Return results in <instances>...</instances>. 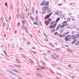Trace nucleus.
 Listing matches in <instances>:
<instances>
[{
	"instance_id": "nucleus-1",
	"label": "nucleus",
	"mask_w": 79,
	"mask_h": 79,
	"mask_svg": "<svg viewBox=\"0 0 79 79\" xmlns=\"http://www.w3.org/2000/svg\"><path fill=\"white\" fill-rule=\"evenodd\" d=\"M45 1H43L40 4V6H43V5H44V6H47L48 4H49V2H47L45 3Z\"/></svg>"
},
{
	"instance_id": "nucleus-2",
	"label": "nucleus",
	"mask_w": 79,
	"mask_h": 79,
	"mask_svg": "<svg viewBox=\"0 0 79 79\" xmlns=\"http://www.w3.org/2000/svg\"><path fill=\"white\" fill-rule=\"evenodd\" d=\"M52 19L50 18L47 21H45V24L46 26H48V24L52 21Z\"/></svg>"
},
{
	"instance_id": "nucleus-3",
	"label": "nucleus",
	"mask_w": 79,
	"mask_h": 79,
	"mask_svg": "<svg viewBox=\"0 0 79 79\" xmlns=\"http://www.w3.org/2000/svg\"><path fill=\"white\" fill-rule=\"evenodd\" d=\"M72 36L73 37L72 39H73V40H75L77 39L78 37H79V34L75 35H73H73H72Z\"/></svg>"
},
{
	"instance_id": "nucleus-4",
	"label": "nucleus",
	"mask_w": 79,
	"mask_h": 79,
	"mask_svg": "<svg viewBox=\"0 0 79 79\" xmlns=\"http://www.w3.org/2000/svg\"><path fill=\"white\" fill-rule=\"evenodd\" d=\"M69 36H70V35H69L66 36V37H65L64 39V40H66L67 42H68V40H69V38H68V37H69Z\"/></svg>"
},
{
	"instance_id": "nucleus-5",
	"label": "nucleus",
	"mask_w": 79,
	"mask_h": 79,
	"mask_svg": "<svg viewBox=\"0 0 79 79\" xmlns=\"http://www.w3.org/2000/svg\"><path fill=\"white\" fill-rule=\"evenodd\" d=\"M35 12V9L34 7H32V10H31V13L32 14H34V13Z\"/></svg>"
},
{
	"instance_id": "nucleus-6",
	"label": "nucleus",
	"mask_w": 79,
	"mask_h": 79,
	"mask_svg": "<svg viewBox=\"0 0 79 79\" xmlns=\"http://www.w3.org/2000/svg\"><path fill=\"white\" fill-rule=\"evenodd\" d=\"M62 24H63V25L64 26H67V22L66 21H65L62 23Z\"/></svg>"
},
{
	"instance_id": "nucleus-7",
	"label": "nucleus",
	"mask_w": 79,
	"mask_h": 79,
	"mask_svg": "<svg viewBox=\"0 0 79 79\" xmlns=\"http://www.w3.org/2000/svg\"><path fill=\"white\" fill-rule=\"evenodd\" d=\"M35 75H36V76H39L40 77H42V76L40 75V74H39V73H35Z\"/></svg>"
},
{
	"instance_id": "nucleus-8",
	"label": "nucleus",
	"mask_w": 79,
	"mask_h": 79,
	"mask_svg": "<svg viewBox=\"0 0 79 79\" xmlns=\"http://www.w3.org/2000/svg\"><path fill=\"white\" fill-rule=\"evenodd\" d=\"M50 17V16H49L48 15H46V16L44 18V19L45 20H47V19H48V18H49Z\"/></svg>"
},
{
	"instance_id": "nucleus-9",
	"label": "nucleus",
	"mask_w": 79,
	"mask_h": 79,
	"mask_svg": "<svg viewBox=\"0 0 79 79\" xmlns=\"http://www.w3.org/2000/svg\"><path fill=\"white\" fill-rule=\"evenodd\" d=\"M5 19L6 20V21L8 22V23H9L10 22V19H11V17L10 16L9 19H7V20H6V18Z\"/></svg>"
},
{
	"instance_id": "nucleus-10",
	"label": "nucleus",
	"mask_w": 79,
	"mask_h": 79,
	"mask_svg": "<svg viewBox=\"0 0 79 79\" xmlns=\"http://www.w3.org/2000/svg\"><path fill=\"white\" fill-rule=\"evenodd\" d=\"M13 71H14V72H15L16 73H18V72H19V71L18 70L16 69H13L12 70Z\"/></svg>"
},
{
	"instance_id": "nucleus-11",
	"label": "nucleus",
	"mask_w": 79,
	"mask_h": 79,
	"mask_svg": "<svg viewBox=\"0 0 79 79\" xmlns=\"http://www.w3.org/2000/svg\"><path fill=\"white\" fill-rule=\"evenodd\" d=\"M49 27L50 28V29H52V28H55V26H54V25H53L52 26H51L50 25V26H49Z\"/></svg>"
},
{
	"instance_id": "nucleus-12",
	"label": "nucleus",
	"mask_w": 79,
	"mask_h": 79,
	"mask_svg": "<svg viewBox=\"0 0 79 79\" xmlns=\"http://www.w3.org/2000/svg\"><path fill=\"white\" fill-rule=\"evenodd\" d=\"M22 30H25L26 27H25V26H24V25H23L22 26Z\"/></svg>"
},
{
	"instance_id": "nucleus-13",
	"label": "nucleus",
	"mask_w": 79,
	"mask_h": 79,
	"mask_svg": "<svg viewBox=\"0 0 79 79\" xmlns=\"http://www.w3.org/2000/svg\"><path fill=\"white\" fill-rule=\"evenodd\" d=\"M77 41V40H74L72 42L71 44H74Z\"/></svg>"
},
{
	"instance_id": "nucleus-14",
	"label": "nucleus",
	"mask_w": 79,
	"mask_h": 79,
	"mask_svg": "<svg viewBox=\"0 0 79 79\" xmlns=\"http://www.w3.org/2000/svg\"><path fill=\"white\" fill-rule=\"evenodd\" d=\"M64 31V30L62 29V28H61L60 30V33H63V32Z\"/></svg>"
},
{
	"instance_id": "nucleus-15",
	"label": "nucleus",
	"mask_w": 79,
	"mask_h": 79,
	"mask_svg": "<svg viewBox=\"0 0 79 79\" xmlns=\"http://www.w3.org/2000/svg\"><path fill=\"white\" fill-rule=\"evenodd\" d=\"M60 18L59 17L58 18H57L56 19V23H57V22H58L60 20Z\"/></svg>"
},
{
	"instance_id": "nucleus-16",
	"label": "nucleus",
	"mask_w": 79,
	"mask_h": 79,
	"mask_svg": "<svg viewBox=\"0 0 79 79\" xmlns=\"http://www.w3.org/2000/svg\"><path fill=\"white\" fill-rule=\"evenodd\" d=\"M47 13H50L51 11H52L51 10V9H47Z\"/></svg>"
},
{
	"instance_id": "nucleus-17",
	"label": "nucleus",
	"mask_w": 79,
	"mask_h": 79,
	"mask_svg": "<svg viewBox=\"0 0 79 79\" xmlns=\"http://www.w3.org/2000/svg\"><path fill=\"white\" fill-rule=\"evenodd\" d=\"M75 45H79V41H77L75 44Z\"/></svg>"
},
{
	"instance_id": "nucleus-18",
	"label": "nucleus",
	"mask_w": 79,
	"mask_h": 79,
	"mask_svg": "<svg viewBox=\"0 0 79 79\" xmlns=\"http://www.w3.org/2000/svg\"><path fill=\"white\" fill-rule=\"evenodd\" d=\"M11 74H13V75H15V76H18V75H17L16 74H15V73H14V72H12Z\"/></svg>"
},
{
	"instance_id": "nucleus-19",
	"label": "nucleus",
	"mask_w": 79,
	"mask_h": 79,
	"mask_svg": "<svg viewBox=\"0 0 79 79\" xmlns=\"http://www.w3.org/2000/svg\"><path fill=\"white\" fill-rule=\"evenodd\" d=\"M25 29L26 32H27V33H29V32L27 31H28V30L27 29V27H26Z\"/></svg>"
},
{
	"instance_id": "nucleus-20",
	"label": "nucleus",
	"mask_w": 79,
	"mask_h": 79,
	"mask_svg": "<svg viewBox=\"0 0 79 79\" xmlns=\"http://www.w3.org/2000/svg\"><path fill=\"white\" fill-rule=\"evenodd\" d=\"M6 71H7V72H8V73H12V71L10 70H6Z\"/></svg>"
},
{
	"instance_id": "nucleus-21",
	"label": "nucleus",
	"mask_w": 79,
	"mask_h": 79,
	"mask_svg": "<svg viewBox=\"0 0 79 79\" xmlns=\"http://www.w3.org/2000/svg\"><path fill=\"white\" fill-rule=\"evenodd\" d=\"M49 44H50V46H51V47H54V45H53V44L49 43Z\"/></svg>"
},
{
	"instance_id": "nucleus-22",
	"label": "nucleus",
	"mask_w": 79,
	"mask_h": 79,
	"mask_svg": "<svg viewBox=\"0 0 79 79\" xmlns=\"http://www.w3.org/2000/svg\"><path fill=\"white\" fill-rule=\"evenodd\" d=\"M70 5H71V6H74L75 5V3H71L70 4Z\"/></svg>"
},
{
	"instance_id": "nucleus-23",
	"label": "nucleus",
	"mask_w": 79,
	"mask_h": 79,
	"mask_svg": "<svg viewBox=\"0 0 79 79\" xmlns=\"http://www.w3.org/2000/svg\"><path fill=\"white\" fill-rule=\"evenodd\" d=\"M41 64H43V65H45V62H41Z\"/></svg>"
},
{
	"instance_id": "nucleus-24",
	"label": "nucleus",
	"mask_w": 79,
	"mask_h": 79,
	"mask_svg": "<svg viewBox=\"0 0 79 79\" xmlns=\"http://www.w3.org/2000/svg\"><path fill=\"white\" fill-rule=\"evenodd\" d=\"M43 11H46L47 10V9H46V8L45 7H43Z\"/></svg>"
},
{
	"instance_id": "nucleus-25",
	"label": "nucleus",
	"mask_w": 79,
	"mask_h": 79,
	"mask_svg": "<svg viewBox=\"0 0 79 79\" xmlns=\"http://www.w3.org/2000/svg\"><path fill=\"white\" fill-rule=\"evenodd\" d=\"M14 65L15 66H17V67H18V68H20V67H21V66L18 65V64L15 65V64H14Z\"/></svg>"
},
{
	"instance_id": "nucleus-26",
	"label": "nucleus",
	"mask_w": 79,
	"mask_h": 79,
	"mask_svg": "<svg viewBox=\"0 0 79 79\" xmlns=\"http://www.w3.org/2000/svg\"><path fill=\"white\" fill-rule=\"evenodd\" d=\"M55 57L57 58H59V56L58 55H55Z\"/></svg>"
},
{
	"instance_id": "nucleus-27",
	"label": "nucleus",
	"mask_w": 79,
	"mask_h": 79,
	"mask_svg": "<svg viewBox=\"0 0 79 79\" xmlns=\"http://www.w3.org/2000/svg\"><path fill=\"white\" fill-rule=\"evenodd\" d=\"M56 50H57V51H61V49H58L57 48H56L55 49Z\"/></svg>"
},
{
	"instance_id": "nucleus-28",
	"label": "nucleus",
	"mask_w": 79,
	"mask_h": 79,
	"mask_svg": "<svg viewBox=\"0 0 79 79\" xmlns=\"http://www.w3.org/2000/svg\"><path fill=\"white\" fill-rule=\"evenodd\" d=\"M36 69L38 71H40V70H42V69H40V68H37Z\"/></svg>"
},
{
	"instance_id": "nucleus-29",
	"label": "nucleus",
	"mask_w": 79,
	"mask_h": 79,
	"mask_svg": "<svg viewBox=\"0 0 79 79\" xmlns=\"http://www.w3.org/2000/svg\"><path fill=\"white\" fill-rule=\"evenodd\" d=\"M30 19H31V20H32V21H34V18H32V17H30Z\"/></svg>"
},
{
	"instance_id": "nucleus-30",
	"label": "nucleus",
	"mask_w": 79,
	"mask_h": 79,
	"mask_svg": "<svg viewBox=\"0 0 79 79\" xmlns=\"http://www.w3.org/2000/svg\"><path fill=\"white\" fill-rule=\"evenodd\" d=\"M30 62H31V63H32L33 64H34V63L33 62V61H32V60H30Z\"/></svg>"
},
{
	"instance_id": "nucleus-31",
	"label": "nucleus",
	"mask_w": 79,
	"mask_h": 79,
	"mask_svg": "<svg viewBox=\"0 0 79 79\" xmlns=\"http://www.w3.org/2000/svg\"><path fill=\"white\" fill-rule=\"evenodd\" d=\"M58 13V15H60V14H61V12L60 11H57Z\"/></svg>"
},
{
	"instance_id": "nucleus-32",
	"label": "nucleus",
	"mask_w": 79,
	"mask_h": 79,
	"mask_svg": "<svg viewBox=\"0 0 79 79\" xmlns=\"http://www.w3.org/2000/svg\"><path fill=\"white\" fill-rule=\"evenodd\" d=\"M45 40L46 42H48V39L47 38H45Z\"/></svg>"
},
{
	"instance_id": "nucleus-33",
	"label": "nucleus",
	"mask_w": 79,
	"mask_h": 79,
	"mask_svg": "<svg viewBox=\"0 0 79 79\" xmlns=\"http://www.w3.org/2000/svg\"><path fill=\"white\" fill-rule=\"evenodd\" d=\"M54 24V22H51V23H50V26H51L52 24Z\"/></svg>"
},
{
	"instance_id": "nucleus-34",
	"label": "nucleus",
	"mask_w": 79,
	"mask_h": 79,
	"mask_svg": "<svg viewBox=\"0 0 79 79\" xmlns=\"http://www.w3.org/2000/svg\"><path fill=\"white\" fill-rule=\"evenodd\" d=\"M68 34H69V32H68V31H67L66 32L65 34H64L65 35H68Z\"/></svg>"
},
{
	"instance_id": "nucleus-35",
	"label": "nucleus",
	"mask_w": 79,
	"mask_h": 79,
	"mask_svg": "<svg viewBox=\"0 0 79 79\" xmlns=\"http://www.w3.org/2000/svg\"><path fill=\"white\" fill-rule=\"evenodd\" d=\"M17 18H18V19H19V18L20 17L19 15V14H18L17 15Z\"/></svg>"
},
{
	"instance_id": "nucleus-36",
	"label": "nucleus",
	"mask_w": 79,
	"mask_h": 79,
	"mask_svg": "<svg viewBox=\"0 0 79 79\" xmlns=\"http://www.w3.org/2000/svg\"><path fill=\"white\" fill-rule=\"evenodd\" d=\"M58 28H59V27L58 26H57L56 28V31H58V30H59Z\"/></svg>"
},
{
	"instance_id": "nucleus-37",
	"label": "nucleus",
	"mask_w": 79,
	"mask_h": 79,
	"mask_svg": "<svg viewBox=\"0 0 79 79\" xmlns=\"http://www.w3.org/2000/svg\"><path fill=\"white\" fill-rule=\"evenodd\" d=\"M26 74L27 75H28V76H31V75L29 73H26Z\"/></svg>"
},
{
	"instance_id": "nucleus-38",
	"label": "nucleus",
	"mask_w": 79,
	"mask_h": 79,
	"mask_svg": "<svg viewBox=\"0 0 79 79\" xmlns=\"http://www.w3.org/2000/svg\"><path fill=\"white\" fill-rule=\"evenodd\" d=\"M65 26H64V25L63 24L62 25H61V27L62 28H63V27H64Z\"/></svg>"
},
{
	"instance_id": "nucleus-39",
	"label": "nucleus",
	"mask_w": 79,
	"mask_h": 79,
	"mask_svg": "<svg viewBox=\"0 0 79 79\" xmlns=\"http://www.w3.org/2000/svg\"><path fill=\"white\" fill-rule=\"evenodd\" d=\"M67 51H68V52H71V50L69 49H67Z\"/></svg>"
},
{
	"instance_id": "nucleus-40",
	"label": "nucleus",
	"mask_w": 79,
	"mask_h": 79,
	"mask_svg": "<svg viewBox=\"0 0 79 79\" xmlns=\"http://www.w3.org/2000/svg\"><path fill=\"white\" fill-rule=\"evenodd\" d=\"M51 57L52 58H54V57H53V55H51Z\"/></svg>"
},
{
	"instance_id": "nucleus-41",
	"label": "nucleus",
	"mask_w": 79,
	"mask_h": 79,
	"mask_svg": "<svg viewBox=\"0 0 79 79\" xmlns=\"http://www.w3.org/2000/svg\"><path fill=\"white\" fill-rule=\"evenodd\" d=\"M20 55H21L22 56H23V57H25V55H24V54H22L21 53Z\"/></svg>"
},
{
	"instance_id": "nucleus-42",
	"label": "nucleus",
	"mask_w": 79,
	"mask_h": 79,
	"mask_svg": "<svg viewBox=\"0 0 79 79\" xmlns=\"http://www.w3.org/2000/svg\"><path fill=\"white\" fill-rule=\"evenodd\" d=\"M5 5L6 6H8V4H7V3L6 2L5 3Z\"/></svg>"
},
{
	"instance_id": "nucleus-43",
	"label": "nucleus",
	"mask_w": 79,
	"mask_h": 79,
	"mask_svg": "<svg viewBox=\"0 0 79 79\" xmlns=\"http://www.w3.org/2000/svg\"><path fill=\"white\" fill-rule=\"evenodd\" d=\"M59 37H60L61 38H62V37H63V35L61 34L60 35V36Z\"/></svg>"
},
{
	"instance_id": "nucleus-44",
	"label": "nucleus",
	"mask_w": 79,
	"mask_h": 79,
	"mask_svg": "<svg viewBox=\"0 0 79 79\" xmlns=\"http://www.w3.org/2000/svg\"><path fill=\"white\" fill-rule=\"evenodd\" d=\"M52 13H51L50 14L48 15L49 16H51V15H52Z\"/></svg>"
},
{
	"instance_id": "nucleus-45",
	"label": "nucleus",
	"mask_w": 79,
	"mask_h": 79,
	"mask_svg": "<svg viewBox=\"0 0 79 79\" xmlns=\"http://www.w3.org/2000/svg\"><path fill=\"white\" fill-rule=\"evenodd\" d=\"M22 17L23 18L22 19H24V16H23V14H22Z\"/></svg>"
},
{
	"instance_id": "nucleus-46",
	"label": "nucleus",
	"mask_w": 79,
	"mask_h": 79,
	"mask_svg": "<svg viewBox=\"0 0 79 79\" xmlns=\"http://www.w3.org/2000/svg\"><path fill=\"white\" fill-rule=\"evenodd\" d=\"M31 51L32 53H34L35 54V55H36V53H35L34 52V51H32V50H31Z\"/></svg>"
},
{
	"instance_id": "nucleus-47",
	"label": "nucleus",
	"mask_w": 79,
	"mask_h": 79,
	"mask_svg": "<svg viewBox=\"0 0 79 79\" xmlns=\"http://www.w3.org/2000/svg\"><path fill=\"white\" fill-rule=\"evenodd\" d=\"M35 13H36V15H37V13H38V10H36V12H35Z\"/></svg>"
},
{
	"instance_id": "nucleus-48",
	"label": "nucleus",
	"mask_w": 79,
	"mask_h": 79,
	"mask_svg": "<svg viewBox=\"0 0 79 79\" xmlns=\"http://www.w3.org/2000/svg\"><path fill=\"white\" fill-rule=\"evenodd\" d=\"M54 35H56V34H58V32H56L54 33Z\"/></svg>"
},
{
	"instance_id": "nucleus-49",
	"label": "nucleus",
	"mask_w": 79,
	"mask_h": 79,
	"mask_svg": "<svg viewBox=\"0 0 79 79\" xmlns=\"http://www.w3.org/2000/svg\"><path fill=\"white\" fill-rule=\"evenodd\" d=\"M55 14H56L57 16H58V15H59L57 11L55 13Z\"/></svg>"
},
{
	"instance_id": "nucleus-50",
	"label": "nucleus",
	"mask_w": 79,
	"mask_h": 79,
	"mask_svg": "<svg viewBox=\"0 0 79 79\" xmlns=\"http://www.w3.org/2000/svg\"><path fill=\"white\" fill-rule=\"evenodd\" d=\"M67 20H68V21H71V19H69V18H68L67 19Z\"/></svg>"
},
{
	"instance_id": "nucleus-51",
	"label": "nucleus",
	"mask_w": 79,
	"mask_h": 79,
	"mask_svg": "<svg viewBox=\"0 0 79 79\" xmlns=\"http://www.w3.org/2000/svg\"><path fill=\"white\" fill-rule=\"evenodd\" d=\"M45 13H46V12H45V11H43V12H42V14H44H44H45Z\"/></svg>"
},
{
	"instance_id": "nucleus-52",
	"label": "nucleus",
	"mask_w": 79,
	"mask_h": 79,
	"mask_svg": "<svg viewBox=\"0 0 79 79\" xmlns=\"http://www.w3.org/2000/svg\"><path fill=\"white\" fill-rule=\"evenodd\" d=\"M55 64H52V67H55Z\"/></svg>"
},
{
	"instance_id": "nucleus-53",
	"label": "nucleus",
	"mask_w": 79,
	"mask_h": 79,
	"mask_svg": "<svg viewBox=\"0 0 79 79\" xmlns=\"http://www.w3.org/2000/svg\"><path fill=\"white\" fill-rule=\"evenodd\" d=\"M40 68H42L43 69H45V68L43 67H40Z\"/></svg>"
},
{
	"instance_id": "nucleus-54",
	"label": "nucleus",
	"mask_w": 79,
	"mask_h": 79,
	"mask_svg": "<svg viewBox=\"0 0 79 79\" xmlns=\"http://www.w3.org/2000/svg\"><path fill=\"white\" fill-rule=\"evenodd\" d=\"M14 45L13 44L12 46V48H14Z\"/></svg>"
},
{
	"instance_id": "nucleus-55",
	"label": "nucleus",
	"mask_w": 79,
	"mask_h": 79,
	"mask_svg": "<svg viewBox=\"0 0 79 79\" xmlns=\"http://www.w3.org/2000/svg\"><path fill=\"white\" fill-rule=\"evenodd\" d=\"M44 36H45V37H47V35L45 34V33L44 32Z\"/></svg>"
},
{
	"instance_id": "nucleus-56",
	"label": "nucleus",
	"mask_w": 79,
	"mask_h": 79,
	"mask_svg": "<svg viewBox=\"0 0 79 79\" xmlns=\"http://www.w3.org/2000/svg\"><path fill=\"white\" fill-rule=\"evenodd\" d=\"M20 25V23L19 22L18 23V26L19 27V26Z\"/></svg>"
},
{
	"instance_id": "nucleus-57",
	"label": "nucleus",
	"mask_w": 79,
	"mask_h": 79,
	"mask_svg": "<svg viewBox=\"0 0 79 79\" xmlns=\"http://www.w3.org/2000/svg\"><path fill=\"white\" fill-rule=\"evenodd\" d=\"M57 25V23H56L55 25H54V27H56V26Z\"/></svg>"
},
{
	"instance_id": "nucleus-58",
	"label": "nucleus",
	"mask_w": 79,
	"mask_h": 79,
	"mask_svg": "<svg viewBox=\"0 0 79 79\" xmlns=\"http://www.w3.org/2000/svg\"><path fill=\"white\" fill-rule=\"evenodd\" d=\"M64 35H65L64 34V33L63 35V37L64 38L65 37V36H64Z\"/></svg>"
},
{
	"instance_id": "nucleus-59",
	"label": "nucleus",
	"mask_w": 79,
	"mask_h": 79,
	"mask_svg": "<svg viewBox=\"0 0 79 79\" xmlns=\"http://www.w3.org/2000/svg\"><path fill=\"white\" fill-rule=\"evenodd\" d=\"M43 55H45V56H47V55H46V54H45L44 53H43Z\"/></svg>"
},
{
	"instance_id": "nucleus-60",
	"label": "nucleus",
	"mask_w": 79,
	"mask_h": 79,
	"mask_svg": "<svg viewBox=\"0 0 79 79\" xmlns=\"http://www.w3.org/2000/svg\"><path fill=\"white\" fill-rule=\"evenodd\" d=\"M22 23H23V24H25V23H24V20H23L22 21Z\"/></svg>"
},
{
	"instance_id": "nucleus-61",
	"label": "nucleus",
	"mask_w": 79,
	"mask_h": 79,
	"mask_svg": "<svg viewBox=\"0 0 79 79\" xmlns=\"http://www.w3.org/2000/svg\"><path fill=\"white\" fill-rule=\"evenodd\" d=\"M60 61H63V58H60Z\"/></svg>"
},
{
	"instance_id": "nucleus-62",
	"label": "nucleus",
	"mask_w": 79,
	"mask_h": 79,
	"mask_svg": "<svg viewBox=\"0 0 79 79\" xmlns=\"http://www.w3.org/2000/svg\"><path fill=\"white\" fill-rule=\"evenodd\" d=\"M57 69H59V70H60V68L58 67H57Z\"/></svg>"
},
{
	"instance_id": "nucleus-63",
	"label": "nucleus",
	"mask_w": 79,
	"mask_h": 79,
	"mask_svg": "<svg viewBox=\"0 0 79 79\" xmlns=\"http://www.w3.org/2000/svg\"><path fill=\"white\" fill-rule=\"evenodd\" d=\"M61 4H60L58 5V6H61Z\"/></svg>"
},
{
	"instance_id": "nucleus-64",
	"label": "nucleus",
	"mask_w": 79,
	"mask_h": 79,
	"mask_svg": "<svg viewBox=\"0 0 79 79\" xmlns=\"http://www.w3.org/2000/svg\"><path fill=\"white\" fill-rule=\"evenodd\" d=\"M71 78H74V76H73L71 77Z\"/></svg>"
}]
</instances>
